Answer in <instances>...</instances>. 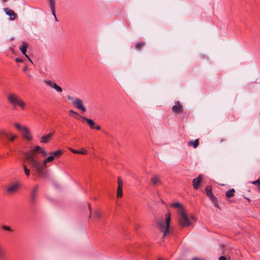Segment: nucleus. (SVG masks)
I'll list each match as a JSON object with an SVG mask.
<instances>
[{"instance_id":"obj_50","label":"nucleus","mask_w":260,"mask_h":260,"mask_svg":"<svg viewBox=\"0 0 260 260\" xmlns=\"http://www.w3.org/2000/svg\"><path fill=\"white\" fill-rule=\"evenodd\" d=\"M158 260H162L161 258H159Z\"/></svg>"},{"instance_id":"obj_36","label":"nucleus","mask_w":260,"mask_h":260,"mask_svg":"<svg viewBox=\"0 0 260 260\" xmlns=\"http://www.w3.org/2000/svg\"><path fill=\"white\" fill-rule=\"evenodd\" d=\"M40 152L43 156H46L47 155V153L45 150L42 149Z\"/></svg>"},{"instance_id":"obj_3","label":"nucleus","mask_w":260,"mask_h":260,"mask_svg":"<svg viewBox=\"0 0 260 260\" xmlns=\"http://www.w3.org/2000/svg\"><path fill=\"white\" fill-rule=\"evenodd\" d=\"M8 100L14 107L18 105L22 109L24 108L25 103L16 94L14 93L9 94L8 96ZM15 109H16V108H15Z\"/></svg>"},{"instance_id":"obj_17","label":"nucleus","mask_w":260,"mask_h":260,"mask_svg":"<svg viewBox=\"0 0 260 260\" xmlns=\"http://www.w3.org/2000/svg\"><path fill=\"white\" fill-rule=\"evenodd\" d=\"M145 45V42L142 41L135 44V49L138 51H141Z\"/></svg>"},{"instance_id":"obj_1","label":"nucleus","mask_w":260,"mask_h":260,"mask_svg":"<svg viewBox=\"0 0 260 260\" xmlns=\"http://www.w3.org/2000/svg\"><path fill=\"white\" fill-rule=\"evenodd\" d=\"M54 159L53 155H50L41 163L35 159L32 154L28 153L26 155V161L28 165L38 174L40 177H45L47 176V170L46 165L52 162Z\"/></svg>"},{"instance_id":"obj_24","label":"nucleus","mask_w":260,"mask_h":260,"mask_svg":"<svg viewBox=\"0 0 260 260\" xmlns=\"http://www.w3.org/2000/svg\"><path fill=\"white\" fill-rule=\"evenodd\" d=\"M14 125H15V127L17 129H18L20 132H22V131L23 130V128L26 127V126H23L21 125L20 124L17 123H15Z\"/></svg>"},{"instance_id":"obj_27","label":"nucleus","mask_w":260,"mask_h":260,"mask_svg":"<svg viewBox=\"0 0 260 260\" xmlns=\"http://www.w3.org/2000/svg\"><path fill=\"white\" fill-rule=\"evenodd\" d=\"M0 136H4L6 138H9L10 135L9 133H6L3 130H0Z\"/></svg>"},{"instance_id":"obj_15","label":"nucleus","mask_w":260,"mask_h":260,"mask_svg":"<svg viewBox=\"0 0 260 260\" xmlns=\"http://www.w3.org/2000/svg\"><path fill=\"white\" fill-rule=\"evenodd\" d=\"M118 185L117 187L116 195H122V181L119 177L118 178Z\"/></svg>"},{"instance_id":"obj_4","label":"nucleus","mask_w":260,"mask_h":260,"mask_svg":"<svg viewBox=\"0 0 260 260\" xmlns=\"http://www.w3.org/2000/svg\"><path fill=\"white\" fill-rule=\"evenodd\" d=\"M178 213L180 215L179 218V223L182 226H186L191 224L188 216L184 212V209H180L178 210Z\"/></svg>"},{"instance_id":"obj_11","label":"nucleus","mask_w":260,"mask_h":260,"mask_svg":"<svg viewBox=\"0 0 260 260\" xmlns=\"http://www.w3.org/2000/svg\"><path fill=\"white\" fill-rule=\"evenodd\" d=\"M161 182L159 177L157 175H154L151 179V184L153 186H156L161 184Z\"/></svg>"},{"instance_id":"obj_35","label":"nucleus","mask_w":260,"mask_h":260,"mask_svg":"<svg viewBox=\"0 0 260 260\" xmlns=\"http://www.w3.org/2000/svg\"><path fill=\"white\" fill-rule=\"evenodd\" d=\"M69 112L70 115H71V114H75V115H76L77 116H79L80 117L81 116L78 113H77L76 112L74 111L73 110H69Z\"/></svg>"},{"instance_id":"obj_7","label":"nucleus","mask_w":260,"mask_h":260,"mask_svg":"<svg viewBox=\"0 0 260 260\" xmlns=\"http://www.w3.org/2000/svg\"><path fill=\"white\" fill-rule=\"evenodd\" d=\"M202 180L203 178L202 175H199L197 178H196L193 179V186L195 189H198L199 188Z\"/></svg>"},{"instance_id":"obj_43","label":"nucleus","mask_w":260,"mask_h":260,"mask_svg":"<svg viewBox=\"0 0 260 260\" xmlns=\"http://www.w3.org/2000/svg\"><path fill=\"white\" fill-rule=\"evenodd\" d=\"M192 260H205L204 259L199 258L198 257H194L192 259Z\"/></svg>"},{"instance_id":"obj_33","label":"nucleus","mask_w":260,"mask_h":260,"mask_svg":"<svg viewBox=\"0 0 260 260\" xmlns=\"http://www.w3.org/2000/svg\"><path fill=\"white\" fill-rule=\"evenodd\" d=\"M2 228L4 230H6V231H12V229H11L10 226H7V225H3L2 226Z\"/></svg>"},{"instance_id":"obj_18","label":"nucleus","mask_w":260,"mask_h":260,"mask_svg":"<svg viewBox=\"0 0 260 260\" xmlns=\"http://www.w3.org/2000/svg\"><path fill=\"white\" fill-rule=\"evenodd\" d=\"M210 200L214 204V206L219 209H220V208L219 206L218 200L216 196H209Z\"/></svg>"},{"instance_id":"obj_34","label":"nucleus","mask_w":260,"mask_h":260,"mask_svg":"<svg viewBox=\"0 0 260 260\" xmlns=\"http://www.w3.org/2000/svg\"><path fill=\"white\" fill-rule=\"evenodd\" d=\"M252 184L254 185H257V186H258L259 185H260V179H257L255 181L252 182Z\"/></svg>"},{"instance_id":"obj_8","label":"nucleus","mask_w":260,"mask_h":260,"mask_svg":"<svg viewBox=\"0 0 260 260\" xmlns=\"http://www.w3.org/2000/svg\"><path fill=\"white\" fill-rule=\"evenodd\" d=\"M4 11L6 14L10 16V20H14L17 17V14L15 13L13 10L9 9L8 8L4 9Z\"/></svg>"},{"instance_id":"obj_29","label":"nucleus","mask_w":260,"mask_h":260,"mask_svg":"<svg viewBox=\"0 0 260 260\" xmlns=\"http://www.w3.org/2000/svg\"><path fill=\"white\" fill-rule=\"evenodd\" d=\"M22 166L24 169V172L25 174V175L27 176H28L30 175V172L29 170L26 168V166L25 165H22Z\"/></svg>"},{"instance_id":"obj_32","label":"nucleus","mask_w":260,"mask_h":260,"mask_svg":"<svg viewBox=\"0 0 260 260\" xmlns=\"http://www.w3.org/2000/svg\"><path fill=\"white\" fill-rule=\"evenodd\" d=\"M10 137L9 138H7L9 139L11 141H13L16 138H17V136L16 135H12L11 134H9Z\"/></svg>"},{"instance_id":"obj_39","label":"nucleus","mask_w":260,"mask_h":260,"mask_svg":"<svg viewBox=\"0 0 260 260\" xmlns=\"http://www.w3.org/2000/svg\"><path fill=\"white\" fill-rule=\"evenodd\" d=\"M15 61L16 62H22V60L21 59H20V58H16L15 59Z\"/></svg>"},{"instance_id":"obj_37","label":"nucleus","mask_w":260,"mask_h":260,"mask_svg":"<svg viewBox=\"0 0 260 260\" xmlns=\"http://www.w3.org/2000/svg\"><path fill=\"white\" fill-rule=\"evenodd\" d=\"M67 99H68V100L71 101L72 102L75 99L73 97L70 96V95L67 96Z\"/></svg>"},{"instance_id":"obj_23","label":"nucleus","mask_w":260,"mask_h":260,"mask_svg":"<svg viewBox=\"0 0 260 260\" xmlns=\"http://www.w3.org/2000/svg\"><path fill=\"white\" fill-rule=\"evenodd\" d=\"M93 216V218L95 220H98L101 218V213L100 211L96 210L95 212H94Z\"/></svg>"},{"instance_id":"obj_21","label":"nucleus","mask_w":260,"mask_h":260,"mask_svg":"<svg viewBox=\"0 0 260 260\" xmlns=\"http://www.w3.org/2000/svg\"><path fill=\"white\" fill-rule=\"evenodd\" d=\"M27 46L24 42H23L22 45L20 46L19 50L21 51L23 55H25Z\"/></svg>"},{"instance_id":"obj_22","label":"nucleus","mask_w":260,"mask_h":260,"mask_svg":"<svg viewBox=\"0 0 260 260\" xmlns=\"http://www.w3.org/2000/svg\"><path fill=\"white\" fill-rule=\"evenodd\" d=\"M42 149V148L40 146H36L35 147L34 149L32 150V151L31 152H27V153L25 154V158H26V155H27V154L28 153H30V154H32V155H33V156H34V158L35 159V153H36V152H37V151H41V149Z\"/></svg>"},{"instance_id":"obj_38","label":"nucleus","mask_w":260,"mask_h":260,"mask_svg":"<svg viewBox=\"0 0 260 260\" xmlns=\"http://www.w3.org/2000/svg\"><path fill=\"white\" fill-rule=\"evenodd\" d=\"M52 13V14L53 15V16H54V18H55V20L56 21H58V19L56 17V14H55V10L54 11V13H53V12H51Z\"/></svg>"},{"instance_id":"obj_12","label":"nucleus","mask_w":260,"mask_h":260,"mask_svg":"<svg viewBox=\"0 0 260 260\" xmlns=\"http://www.w3.org/2000/svg\"><path fill=\"white\" fill-rule=\"evenodd\" d=\"M80 117L82 119L85 120L87 122V123L89 124L90 128L93 129L94 128L95 122L93 120L91 119L87 118L83 116H80Z\"/></svg>"},{"instance_id":"obj_9","label":"nucleus","mask_w":260,"mask_h":260,"mask_svg":"<svg viewBox=\"0 0 260 260\" xmlns=\"http://www.w3.org/2000/svg\"><path fill=\"white\" fill-rule=\"evenodd\" d=\"M183 109L182 106L180 105L178 101H176L174 105L172 107V111L175 113H180L182 111Z\"/></svg>"},{"instance_id":"obj_2","label":"nucleus","mask_w":260,"mask_h":260,"mask_svg":"<svg viewBox=\"0 0 260 260\" xmlns=\"http://www.w3.org/2000/svg\"><path fill=\"white\" fill-rule=\"evenodd\" d=\"M171 220V214L169 213L166 214L165 219L159 220L157 222L158 228L164 233L163 237L167 234L170 233V224Z\"/></svg>"},{"instance_id":"obj_28","label":"nucleus","mask_w":260,"mask_h":260,"mask_svg":"<svg viewBox=\"0 0 260 260\" xmlns=\"http://www.w3.org/2000/svg\"><path fill=\"white\" fill-rule=\"evenodd\" d=\"M172 207L177 208L178 209V210L181 208L183 209V207L179 203H175L173 204Z\"/></svg>"},{"instance_id":"obj_19","label":"nucleus","mask_w":260,"mask_h":260,"mask_svg":"<svg viewBox=\"0 0 260 260\" xmlns=\"http://www.w3.org/2000/svg\"><path fill=\"white\" fill-rule=\"evenodd\" d=\"M199 144V140L196 139L194 141L191 140L188 142V145L190 146H192L194 148H197Z\"/></svg>"},{"instance_id":"obj_16","label":"nucleus","mask_w":260,"mask_h":260,"mask_svg":"<svg viewBox=\"0 0 260 260\" xmlns=\"http://www.w3.org/2000/svg\"><path fill=\"white\" fill-rule=\"evenodd\" d=\"M52 136V134H49L47 135H44L41 138L40 142L43 143H48Z\"/></svg>"},{"instance_id":"obj_26","label":"nucleus","mask_w":260,"mask_h":260,"mask_svg":"<svg viewBox=\"0 0 260 260\" xmlns=\"http://www.w3.org/2000/svg\"><path fill=\"white\" fill-rule=\"evenodd\" d=\"M62 154V152L61 150H57L52 153V155H53L55 157L59 156Z\"/></svg>"},{"instance_id":"obj_46","label":"nucleus","mask_w":260,"mask_h":260,"mask_svg":"<svg viewBox=\"0 0 260 260\" xmlns=\"http://www.w3.org/2000/svg\"><path fill=\"white\" fill-rule=\"evenodd\" d=\"M89 210H90V212H91V208H90V204H89ZM90 217H91V213H90Z\"/></svg>"},{"instance_id":"obj_45","label":"nucleus","mask_w":260,"mask_h":260,"mask_svg":"<svg viewBox=\"0 0 260 260\" xmlns=\"http://www.w3.org/2000/svg\"><path fill=\"white\" fill-rule=\"evenodd\" d=\"M27 70V67L25 66L23 69V72H25Z\"/></svg>"},{"instance_id":"obj_6","label":"nucleus","mask_w":260,"mask_h":260,"mask_svg":"<svg viewBox=\"0 0 260 260\" xmlns=\"http://www.w3.org/2000/svg\"><path fill=\"white\" fill-rule=\"evenodd\" d=\"M73 104L78 109L81 110L82 112H84L86 111L85 108L83 105L82 101L78 98H76L73 101Z\"/></svg>"},{"instance_id":"obj_49","label":"nucleus","mask_w":260,"mask_h":260,"mask_svg":"<svg viewBox=\"0 0 260 260\" xmlns=\"http://www.w3.org/2000/svg\"><path fill=\"white\" fill-rule=\"evenodd\" d=\"M258 187V189L260 190V185Z\"/></svg>"},{"instance_id":"obj_42","label":"nucleus","mask_w":260,"mask_h":260,"mask_svg":"<svg viewBox=\"0 0 260 260\" xmlns=\"http://www.w3.org/2000/svg\"><path fill=\"white\" fill-rule=\"evenodd\" d=\"M95 129H97V130H100L101 129V127L100 125H96V126H94V128Z\"/></svg>"},{"instance_id":"obj_47","label":"nucleus","mask_w":260,"mask_h":260,"mask_svg":"<svg viewBox=\"0 0 260 260\" xmlns=\"http://www.w3.org/2000/svg\"><path fill=\"white\" fill-rule=\"evenodd\" d=\"M34 200H35V196H32V198H31V201L34 202Z\"/></svg>"},{"instance_id":"obj_41","label":"nucleus","mask_w":260,"mask_h":260,"mask_svg":"<svg viewBox=\"0 0 260 260\" xmlns=\"http://www.w3.org/2000/svg\"><path fill=\"white\" fill-rule=\"evenodd\" d=\"M219 260H226V258L224 256H221L220 257H219Z\"/></svg>"},{"instance_id":"obj_10","label":"nucleus","mask_w":260,"mask_h":260,"mask_svg":"<svg viewBox=\"0 0 260 260\" xmlns=\"http://www.w3.org/2000/svg\"><path fill=\"white\" fill-rule=\"evenodd\" d=\"M18 186L19 185L17 183H15L10 185L7 189V192L8 193H15L16 191L18 189Z\"/></svg>"},{"instance_id":"obj_31","label":"nucleus","mask_w":260,"mask_h":260,"mask_svg":"<svg viewBox=\"0 0 260 260\" xmlns=\"http://www.w3.org/2000/svg\"><path fill=\"white\" fill-rule=\"evenodd\" d=\"M234 192H235V189L234 188H231L226 192L225 195H234Z\"/></svg>"},{"instance_id":"obj_40","label":"nucleus","mask_w":260,"mask_h":260,"mask_svg":"<svg viewBox=\"0 0 260 260\" xmlns=\"http://www.w3.org/2000/svg\"><path fill=\"white\" fill-rule=\"evenodd\" d=\"M233 196H226V200L229 201V202H232V200H231V198Z\"/></svg>"},{"instance_id":"obj_48","label":"nucleus","mask_w":260,"mask_h":260,"mask_svg":"<svg viewBox=\"0 0 260 260\" xmlns=\"http://www.w3.org/2000/svg\"><path fill=\"white\" fill-rule=\"evenodd\" d=\"M3 3H5L7 1V0H2Z\"/></svg>"},{"instance_id":"obj_5","label":"nucleus","mask_w":260,"mask_h":260,"mask_svg":"<svg viewBox=\"0 0 260 260\" xmlns=\"http://www.w3.org/2000/svg\"><path fill=\"white\" fill-rule=\"evenodd\" d=\"M44 82L47 85L54 88L56 91L58 92H61L62 91V88L59 85H57L55 83L53 82L52 81L45 80Z\"/></svg>"},{"instance_id":"obj_44","label":"nucleus","mask_w":260,"mask_h":260,"mask_svg":"<svg viewBox=\"0 0 260 260\" xmlns=\"http://www.w3.org/2000/svg\"><path fill=\"white\" fill-rule=\"evenodd\" d=\"M25 57L30 61L31 62V59L29 58V56L25 53V55H24Z\"/></svg>"},{"instance_id":"obj_14","label":"nucleus","mask_w":260,"mask_h":260,"mask_svg":"<svg viewBox=\"0 0 260 260\" xmlns=\"http://www.w3.org/2000/svg\"><path fill=\"white\" fill-rule=\"evenodd\" d=\"M23 136L28 140L32 139V137L30 135V133L28 128L26 127L23 128L22 132H21Z\"/></svg>"},{"instance_id":"obj_20","label":"nucleus","mask_w":260,"mask_h":260,"mask_svg":"<svg viewBox=\"0 0 260 260\" xmlns=\"http://www.w3.org/2000/svg\"><path fill=\"white\" fill-rule=\"evenodd\" d=\"M70 151L75 154H86L87 153V151L86 150H77L72 148L70 149Z\"/></svg>"},{"instance_id":"obj_25","label":"nucleus","mask_w":260,"mask_h":260,"mask_svg":"<svg viewBox=\"0 0 260 260\" xmlns=\"http://www.w3.org/2000/svg\"><path fill=\"white\" fill-rule=\"evenodd\" d=\"M206 195H213L212 192V187L210 186H207L206 187Z\"/></svg>"},{"instance_id":"obj_30","label":"nucleus","mask_w":260,"mask_h":260,"mask_svg":"<svg viewBox=\"0 0 260 260\" xmlns=\"http://www.w3.org/2000/svg\"><path fill=\"white\" fill-rule=\"evenodd\" d=\"M38 190V186H35L31 190V195H35L37 193Z\"/></svg>"},{"instance_id":"obj_13","label":"nucleus","mask_w":260,"mask_h":260,"mask_svg":"<svg viewBox=\"0 0 260 260\" xmlns=\"http://www.w3.org/2000/svg\"><path fill=\"white\" fill-rule=\"evenodd\" d=\"M51 12L54 13L56 7V0H46Z\"/></svg>"}]
</instances>
